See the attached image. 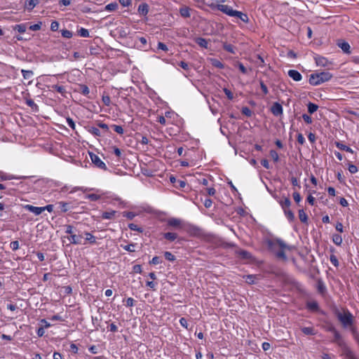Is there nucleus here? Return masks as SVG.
Instances as JSON below:
<instances>
[{
    "label": "nucleus",
    "instance_id": "nucleus-22",
    "mask_svg": "<svg viewBox=\"0 0 359 359\" xmlns=\"http://www.w3.org/2000/svg\"><path fill=\"white\" fill-rule=\"evenodd\" d=\"M78 89L76 90L77 92L81 93L82 95L85 96H88L90 93V90L88 87L85 84H79L78 85Z\"/></svg>",
    "mask_w": 359,
    "mask_h": 359
},
{
    "label": "nucleus",
    "instance_id": "nucleus-2",
    "mask_svg": "<svg viewBox=\"0 0 359 359\" xmlns=\"http://www.w3.org/2000/svg\"><path fill=\"white\" fill-rule=\"evenodd\" d=\"M335 315L338 320L341 323L344 328H348L354 323L355 318L351 311L347 309H343V311H337Z\"/></svg>",
    "mask_w": 359,
    "mask_h": 359
},
{
    "label": "nucleus",
    "instance_id": "nucleus-23",
    "mask_svg": "<svg viewBox=\"0 0 359 359\" xmlns=\"http://www.w3.org/2000/svg\"><path fill=\"white\" fill-rule=\"evenodd\" d=\"M306 307L311 311H317L319 309L318 304L316 301L308 302L306 304Z\"/></svg>",
    "mask_w": 359,
    "mask_h": 359
},
{
    "label": "nucleus",
    "instance_id": "nucleus-31",
    "mask_svg": "<svg viewBox=\"0 0 359 359\" xmlns=\"http://www.w3.org/2000/svg\"><path fill=\"white\" fill-rule=\"evenodd\" d=\"M280 205L284 210H286V208H290L291 201L288 198H285L283 200L280 201Z\"/></svg>",
    "mask_w": 359,
    "mask_h": 359
},
{
    "label": "nucleus",
    "instance_id": "nucleus-26",
    "mask_svg": "<svg viewBox=\"0 0 359 359\" xmlns=\"http://www.w3.org/2000/svg\"><path fill=\"white\" fill-rule=\"evenodd\" d=\"M284 214L286 218L289 220V222H292L294 220V215L293 212L290 208H286V210H283Z\"/></svg>",
    "mask_w": 359,
    "mask_h": 359
},
{
    "label": "nucleus",
    "instance_id": "nucleus-21",
    "mask_svg": "<svg viewBox=\"0 0 359 359\" xmlns=\"http://www.w3.org/2000/svg\"><path fill=\"white\" fill-rule=\"evenodd\" d=\"M163 236L165 239L168 241L172 242L175 241L178 238L177 233L175 232H166L163 234Z\"/></svg>",
    "mask_w": 359,
    "mask_h": 359
},
{
    "label": "nucleus",
    "instance_id": "nucleus-15",
    "mask_svg": "<svg viewBox=\"0 0 359 359\" xmlns=\"http://www.w3.org/2000/svg\"><path fill=\"white\" fill-rule=\"evenodd\" d=\"M187 231L190 235L194 236H201L202 235L201 229L194 225H189Z\"/></svg>",
    "mask_w": 359,
    "mask_h": 359
},
{
    "label": "nucleus",
    "instance_id": "nucleus-27",
    "mask_svg": "<svg viewBox=\"0 0 359 359\" xmlns=\"http://www.w3.org/2000/svg\"><path fill=\"white\" fill-rule=\"evenodd\" d=\"M180 13L183 18H189L191 16L190 8L187 6L182 7L180 9Z\"/></svg>",
    "mask_w": 359,
    "mask_h": 359
},
{
    "label": "nucleus",
    "instance_id": "nucleus-50",
    "mask_svg": "<svg viewBox=\"0 0 359 359\" xmlns=\"http://www.w3.org/2000/svg\"><path fill=\"white\" fill-rule=\"evenodd\" d=\"M61 34H62V37L66 38V39H70L73 36L72 32L67 29H62Z\"/></svg>",
    "mask_w": 359,
    "mask_h": 359
},
{
    "label": "nucleus",
    "instance_id": "nucleus-20",
    "mask_svg": "<svg viewBox=\"0 0 359 359\" xmlns=\"http://www.w3.org/2000/svg\"><path fill=\"white\" fill-rule=\"evenodd\" d=\"M137 11L140 15H147L149 13V5L147 3L140 4L138 6Z\"/></svg>",
    "mask_w": 359,
    "mask_h": 359
},
{
    "label": "nucleus",
    "instance_id": "nucleus-56",
    "mask_svg": "<svg viewBox=\"0 0 359 359\" xmlns=\"http://www.w3.org/2000/svg\"><path fill=\"white\" fill-rule=\"evenodd\" d=\"M135 300L132 297H128L126 299L125 306L127 307H133L135 304Z\"/></svg>",
    "mask_w": 359,
    "mask_h": 359
},
{
    "label": "nucleus",
    "instance_id": "nucleus-36",
    "mask_svg": "<svg viewBox=\"0 0 359 359\" xmlns=\"http://www.w3.org/2000/svg\"><path fill=\"white\" fill-rule=\"evenodd\" d=\"M116 212L115 210H111L110 212H104L102 215V219H111L114 217Z\"/></svg>",
    "mask_w": 359,
    "mask_h": 359
},
{
    "label": "nucleus",
    "instance_id": "nucleus-51",
    "mask_svg": "<svg viewBox=\"0 0 359 359\" xmlns=\"http://www.w3.org/2000/svg\"><path fill=\"white\" fill-rule=\"evenodd\" d=\"M164 257L167 260L170 261V262H173L176 259L175 256L173 254H172L170 252H168V251H166L164 252Z\"/></svg>",
    "mask_w": 359,
    "mask_h": 359
},
{
    "label": "nucleus",
    "instance_id": "nucleus-6",
    "mask_svg": "<svg viewBox=\"0 0 359 359\" xmlns=\"http://www.w3.org/2000/svg\"><path fill=\"white\" fill-rule=\"evenodd\" d=\"M56 205L61 212H67L69 210L74 208V205L72 202L60 201L56 203Z\"/></svg>",
    "mask_w": 359,
    "mask_h": 359
},
{
    "label": "nucleus",
    "instance_id": "nucleus-11",
    "mask_svg": "<svg viewBox=\"0 0 359 359\" xmlns=\"http://www.w3.org/2000/svg\"><path fill=\"white\" fill-rule=\"evenodd\" d=\"M271 111L274 116H278L283 114V109L280 103L274 102L271 106Z\"/></svg>",
    "mask_w": 359,
    "mask_h": 359
},
{
    "label": "nucleus",
    "instance_id": "nucleus-14",
    "mask_svg": "<svg viewBox=\"0 0 359 359\" xmlns=\"http://www.w3.org/2000/svg\"><path fill=\"white\" fill-rule=\"evenodd\" d=\"M337 46L346 54L351 53V46L349 43L344 40H339L337 41Z\"/></svg>",
    "mask_w": 359,
    "mask_h": 359
},
{
    "label": "nucleus",
    "instance_id": "nucleus-44",
    "mask_svg": "<svg viewBox=\"0 0 359 359\" xmlns=\"http://www.w3.org/2000/svg\"><path fill=\"white\" fill-rule=\"evenodd\" d=\"M41 25H42V22H39L38 23L36 24H34V25H28V29L32 30V31H39L41 29Z\"/></svg>",
    "mask_w": 359,
    "mask_h": 359
},
{
    "label": "nucleus",
    "instance_id": "nucleus-4",
    "mask_svg": "<svg viewBox=\"0 0 359 359\" xmlns=\"http://www.w3.org/2000/svg\"><path fill=\"white\" fill-rule=\"evenodd\" d=\"M183 228V221L181 219L176 217H170L167 219L166 229H176L180 230Z\"/></svg>",
    "mask_w": 359,
    "mask_h": 359
},
{
    "label": "nucleus",
    "instance_id": "nucleus-1",
    "mask_svg": "<svg viewBox=\"0 0 359 359\" xmlns=\"http://www.w3.org/2000/svg\"><path fill=\"white\" fill-rule=\"evenodd\" d=\"M268 246L270 250L275 253L276 256L278 259H281L283 260L287 259L285 250H291L292 249L291 246L287 245L283 240L280 238L269 240L268 241Z\"/></svg>",
    "mask_w": 359,
    "mask_h": 359
},
{
    "label": "nucleus",
    "instance_id": "nucleus-54",
    "mask_svg": "<svg viewBox=\"0 0 359 359\" xmlns=\"http://www.w3.org/2000/svg\"><path fill=\"white\" fill-rule=\"evenodd\" d=\"M270 156L274 162H278L279 161V156L275 150L272 149L270 151Z\"/></svg>",
    "mask_w": 359,
    "mask_h": 359
},
{
    "label": "nucleus",
    "instance_id": "nucleus-24",
    "mask_svg": "<svg viewBox=\"0 0 359 359\" xmlns=\"http://www.w3.org/2000/svg\"><path fill=\"white\" fill-rule=\"evenodd\" d=\"M52 90H55L57 93H60L62 95L65 96L67 91L64 86H58V85H53L51 86Z\"/></svg>",
    "mask_w": 359,
    "mask_h": 359
},
{
    "label": "nucleus",
    "instance_id": "nucleus-34",
    "mask_svg": "<svg viewBox=\"0 0 359 359\" xmlns=\"http://www.w3.org/2000/svg\"><path fill=\"white\" fill-rule=\"evenodd\" d=\"M26 104L27 106L32 108V109L34 111H39L38 105L34 102V101L32 99H29L26 100Z\"/></svg>",
    "mask_w": 359,
    "mask_h": 359
},
{
    "label": "nucleus",
    "instance_id": "nucleus-28",
    "mask_svg": "<svg viewBox=\"0 0 359 359\" xmlns=\"http://www.w3.org/2000/svg\"><path fill=\"white\" fill-rule=\"evenodd\" d=\"M237 253L242 259H250L252 258V255L246 250H241Z\"/></svg>",
    "mask_w": 359,
    "mask_h": 359
},
{
    "label": "nucleus",
    "instance_id": "nucleus-5",
    "mask_svg": "<svg viewBox=\"0 0 359 359\" xmlns=\"http://www.w3.org/2000/svg\"><path fill=\"white\" fill-rule=\"evenodd\" d=\"M90 159L92 162L99 168L106 170L107 167L106 164L101 160V158L96 154L90 153Z\"/></svg>",
    "mask_w": 359,
    "mask_h": 359
},
{
    "label": "nucleus",
    "instance_id": "nucleus-38",
    "mask_svg": "<svg viewBox=\"0 0 359 359\" xmlns=\"http://www.w3.org/2000/svg\"><path fill=\"white\" fill-rule=\"evenodd\" d=\"M118 6V5L116 2H112V3L107 4L105 6L104 9L107 11L111 12V11H114L115 10H116Z\"/></svg>",
    "mask_w": 359,
    "mask_h": 359
},
{
    "label": "nucleus",
    "instance_id": "nucleus-32",
    "mask_svg": "<svg viewBox=\"0 0 359 359\" xmlns=\"http://www.w3.org/2000/svg\"><path fill=\"white\" fill-rule=\"evenodd\" d=\"M135 245H136V243H130V244H128V245H123V244H121V247L123 250H126L128 252H133L135 251Z\"/></svg>",
    "mask_w": 359,
    "mask_h": 359
},
{
    "label": "nucleus",
    "instance_id": "nucleus-8",
    "mask_svg": "<svg viewBox=\"0 0 359 359\" xmlns=\"http://www.w3.org/2000/svg\"><path fill=\"white\" fill-rule=\"evenodd\" d=\"M333 334V339L332 340V343L336 344L339 347L341 348L344 345L346 344L345 341L344 340L340 332L337 330Z\"/></svg>",
    "mask_w": 359,
    "mask_h": 359
},
{
    "label": "nucleus",
    "instance_id": "nucleus-40",
    "mask_svg": "<svg viewBox=\"0 0 359 359\" xmlns=\"http://www.w3.org/2000/svg\"><path fill=\"white\" fill-rule=\"evenodd\" d=\"M342 237L339 234H334L332 236V241L337 245H340L342 243Z\"/></svg>",
    "mask_w": 359,
    "mask_h": 359
},
{
    "label": "nucleus",
    "instance_id": "nucleus-18",
    "mask_svg": "<svg viewBox=\"0 0 359 359\" xmlns=\"http://www.w3.org/2000/svg\"><path fill=\"white\" fill-rule=\"evenodd\" d=\"M287 74L295 81H299L302 79V74L297 70L290 69L287 72Z\"/></svg>",
    "mask_w": 359,
    "mask_h": 359
},
{
    "label": "nucleus",
    "instance_id": "nucleus-3",
    "mask_svg": "<svg viewBox=\"0 0 359 359\" xmlns=\"http://www.w3.org/2000/svg\"><path fill=\"white\" fill-rule=\"evenodd\" d=\"M332 74L329 72H320L311 74L309 77V83L313 86H318L330 81Z\"/></svg>",
    "mask_w": 359,
    "mask_h": 359
},
{
    "label": "nucleus",
    "instance_id": "nucleus-47",
    "mask_svg": "<svg viewBox=\"0 0 359 359\" xmlns=\"http://www.w3.org/2000/svg\"><path fill=\"white\" fill-rule=\"evenodd\" d=\"M196 43L201 46V47H203V48H207L208 47V41H206V39H203V38H198L196 39Z\"/></svg>",
    "mask_w": 359,
    "mask_h": 359
},
{
    "label": "nucleus",
    "instance_id": "nucleus-9",
    "mask_svg": "<svg viewBox=\"0 0 359 359\" xmlns=\"http://www.w3.org/2000/svg\"><path fill=\"white\" fill-rule=\"evenodd\" d=\"M342 355H344L347 359H358L354 352L347 345H344L341 348Z\"/></svg>",
    "mask_w": 359,
    "mask_h": 359
},
{
    "label": "nucleus",
    "instance_id": "nucleus-39",
    "mask_svg": "<svg viewBox=\"0 0 359 359\" xmlns=\"http://www.w3.org/2000/svg\"><path fill=\"white\" fill-rule=\"evenodd\" d=\"M88 132L96 137H100L102 135L100 129L96 127H90L88 128Z\"/></svg>",
    "mask_w": 359,
    "mask_h": 359
},
{
    "label": "nucleus",
    "instance_id": "nucleus-58",
    "mask_svg": "<svg viewBox=\"0 0 359 359\" xmlns=\"http://www.w3.org/2000/svg\"><path fill=\"white\" fill-rule=\"evenodd\" d=\"M102 100L104 105L109 106L111 104V98L109 95H103L102 97Z\"/></svg>",
    "mask_w": 359,
    "mask_h": 359
},
{
    "label": "nucleus",
    "instance_id": "nucleus-35",
    "mask_svg": "<svg viewBox=\"0 0 359 359\" xmlns=\"http://www.w3.org/2000/svg\"><path fill=\"white\" fill-rule=\"evenodd\" d=\"M21 73L23 78L26 80L31 79L34 75V72L32 70L22 69Z\"/></svg>",
    "mask_w": 359,
    "mask_h": 359
},
{
    "label": "nucleus",
    "instance_id": "nucleus-62",
    "mask_svg": "<svg viewBox=\"0 0 359 359\" xmlns=\"http://www.w3.org/2000/svg\"><path fill=\"white\" fill-rule=\"evenodd\" d=\"M223 91L229 100H232L233 99V95L230 90L224 88Z\"/></svg>",
    "mask_w": 359,
    "mask_h": 359
},
{
    "label": "nucleus",
    "instance_id": "nucleus-64",
    "mask_svg": "<svg viewBox=\"0 0 359 359\" xmlns=\"http://www.w3.org/2000/svg\"><path fill=\"white\" fill-rule=\"evenodd\" d=\"M11 248L15 251L19 249V242L18 241H12L10 243Z\"/></svg>",
    "mask_w": 359,
    "mask_h": 359
},
{
    "label": "nucleus",
    "instance_id": "nucleus-33",
    "mask_svg": "<svg viewBox=\"0 0 359 359\" xmlns=\"http://www.w3.org/2000/svg\"><path fill=\"white\" fill-rule=\"evenodd\" d=\"M298 215H299V218L302 222L307 223L308 216L303 209L299 210Z\"/></svg>",
    "mask_w": 359,
    "mask_h": 359
},
{
    "label": "nucleus",
    "instance_id": "nucleus-30",
    "mask_svg": "<svg viewBox=\"0 0 359 359\" xmlns=\"http://www.w3.org/2000/svg\"><path fill=\"white\" fill-rule=\"evenodd\" d=\"M84 235L86 241L90 244H95L96 243V238L92 233L89 232H85Z\"/></svg>",
    "mask_w": 359,
    "mask_h": 359
},
{
    "label": "nucleus",
    "instance_id": "nucleus-41",
    "mask_svg": "<svg viewBox=\"0 0 359 359\" xmlns=\"http://www.w3.org/2000/svg\"><path fill=\"white\" fill-rule=\"evenodd\" d=\"M317 288L318 292L321 294H323L326 292V286L322 280L318 281Z\"/></svg>",
    "mask_w": 359,
    "mask_h": 359
},
{
    "label": "nucleus",
    "instance_id": "nucleus-45",
    "mask_svg": "<svg viewBox=\"0 0 359 359\" xmlns=\"http://www.w3.org/2000/svg\"><path fill=\"white\" fill-rule=\"evenodd\" d=\"M128 228L131 231H138L140 233L143 232V229L142 227L138 226L137 224L130 223L128 224Z\"/></svg>",
    "mask_w": 359,
    "mask_h": 359
},
{
    "label": "nucleus",
    "instance_id": "nucleus-59",
    "mask_svg": "<svg viewBox=\"0 0 359 359\" xmlns=\"http://www.w3.org/2000/svg\"><path fill=\"white\" fill-rule=\"evenodd\" d=\"M65 233L69 234V236L74 234V227L72 225H66Z\"/></svg>",
    "mask_w": 359,
    "mask_h": 359
},
{
    "label": "nucleus",
    "instance_id": "nucleus-37",
    "mask_svg": "<svg viewBox=\"0 0 359 359\" xmlns=\"http://www.w3.org/2000/svg\"><path fill=\"white\" fill-rule=\"evenodd\" d=\"M307 107H308V112L310 114H313L318 109V106L317 104H314V103H312V102H309V104L307 105Z\"/></svg>",
    "mask_w": 359,
    "mask_h": 359
},
{
    "label": "nucleus",
    "instance_id": "nucleus-25",
    "mask_svg": "<svg viewBox=\"0 0 359 359\" xmlns=\"http://www.w3.org/2000/svg\"><path fill=\"white\" fill-rule=\"evenodd\" d=\"M301 330L306 335H315L316 334L313 327H304L301 328Z\"/></svg>",
    "mask_w": 359,
    "mask_h": 359
},
{
    "label": "nucleus",
    "instance_id": "nucleus-63",
    "mask_svg": "<svg viewBox=\"0 0 359 359\" xmlns=\"http://www.w3.org/2000/svg\"><path fill=\"white\" fill-rule=\"evenodd\" d=\"M123 215L129 219H133L135 217V214L133 212H123Z\"/></svg>",
    "mask_w": 359,
    "mask_h": 359
},
{
    "label": "nucleus",
    "instance_id": "nucleus-29",
    "mask_svg": "<svg viewBox=\"0 0 359 359\" xmlns=\"http://www.w3.org/2000/svg\"><path fill=\"white\" fill-rule=\"evenodd\" d=\"M336 146L338 149H339L341 150L346 151L351 153V154L353 153V150L351 147H349L341 142H336Z\"/></svg>",
    "mask_w": 359,
    "mask_h": 359
},
{
    "label": "nucleus",
    "instance_id": "nucleus-55",
    "mask_svg": "<svg viewBox=\"0 0 359 359\" xmlns=\"http://www.w3.org/2000/svg\"><path fill=\"white\" fill-rule=\"evenodd\" d=\"M325 331L331 332L332 334L334 333L337 330L336 329V327L331 323L326 325L325 327Z\"/></svg>",
    "mask_w": 359,
    "mask_h": 359
},
{
    "label": "nucleus",
    "instance_id": "nucleus-53",
    "mask_svg": "<svg viewBox=\"0 0 359 359\" xmlns=\"http://www.w3.org/2000/svg\"><path fill=\"white\" fill-rule=\"evenodd\" d=\"M111 127L114 128V131L116 133H117L119 135H123V128H122V126H118V125H112Z\"/></svg>",
    "mask_w": 359,
    "mask_h": 359
},
{
    "label": "nucleus",
    "instance_id": "nucleus-16",
    "mask_svg": "<svg viewBox=\"0 0 359 359\" xmlns=\"http://www.w3.org/2000/svg\"><path fill=\"white\" fill-rule=\"evenodd\" d=\"M67 238L69 241L70 243L74 245H79L81 244L83 236L82 235L74 233L73 235L68 236Z\"/></svg>",
    "mask_w": 359,
    "mask_h": 359
},
{
    "label": "nucleus",
    "instance_id": "nucleus-19",
    "mask_svg": "<svg viewBox=\"0 0 359 359\" xmlns=\"http://www.w3.org/2000/svg\"><path fill=\"white\" fill-rule=\"evenodd\" d=\"M232 17H236L245 23H248L249 22L248 15L241 11L235 10Z\"/></svg>",
    "mask_w": 359,
    "mask_h": 359
},
{
    "label": "nucleus",
    "instance_id": "nucleus-46",
    "mask_svg": "<svg viewBox=\"0 0 359 359\" xmlns=\"http://www.w3.org/2000/svg\"><path fill=\"white\" fill-rule=\"evenodd\" d=\"M226 0H211V2L208 6L213 10L216 8V5H219L222 3L225 2Z\"/></svg>",
    "mask_w": 359,
    "mask_h": 359
},
{
    "label": "nucleus",
    "instance_id": "nucleus-48",
    "mask_svg": "<svg viewBox=\"0 0 359 359\" xmlns=\"http://www.w3.org/2000/svg\"><path fill=\"white\" fill-rule=\"evenodd\" d=\"M78 34L81 37H89V32L87 29L81 27L79 31Z\"/></svg>",
    "mask_w": 359,
    "mask_h": 359
},
{
    "label": "nucleus",
    "instance_id": "nucleus-10",
    "mask_svg": "<svg viewBox=\"0 0 359 359\" xmlns=\"http://www.w3.org/2000/svg\"><path fill=\"white\" fill-rule=\"evenodd\" d=\"M314 60L317 66L320 67H327L332 64L326 57L320 55H316L314 57Z\"/></svg>",
    "mask_w": 359,
    "mask_h": 359
},
{
    "label": "nucleus",
    "instance_id": "nucleus-12",
    "mask_svg": "<svg viewBox=\"0 0 359 359\" xmlns=\"http://www.w3.org/2000/svg\"><path fill=\"white\" fill-rule=\"evenodd\" d=\"M39 3V0H26L24 4V8L28 12H31Z\"/></svg>",
    "mask_w": 359,
    "mask_h": 359
},
{
    "label": "nucleus",
    "instance_id": "nucleus-61",
    "mask_svg": "<svg viewBox=\"0 0 359 359\" xmlns=\"http://www.w3.org/2000/svg\"><path fill=\"white\" fill-rule=\"evenodd\" d=\"M348 169L351 174H355L358 172V168L352 163H348Z\"/></svg>",
    "mask_w": 359,
    "mask_h": 359
},
{
    "label": "nucleus",
    "instance_id": "nucleus-42",
    "mask_svg": "<svg viewBox=\"0 0 359 359\" xmlns=\"http://www.w3.org/2000/svg\"><path fill=\"white\" fill-rule=\"evenodd\" d=\"M223 48L226 51H227L229 53H233V54L235 53V47L233 45L230 44V43H224L223 44Z\"/></svg>",
    "mask_w": 359,
    "mask_h": 359
},
{
    "label": "nucleus",
    "instance_id": "nucleus-52",
    "mask_svg": "<svg viewBox=\"0 0 359 359\" xmlns=\"http://www.w3.org/2000/svg\"><path fill=\"white\" fill-rule=\"evenodd\" d=\"M330 262L336 267L339 266V261L337 257L334 255H331L330 257Z\"/></svg>",
    "mask_w": 359,
    "mask_h": 359
},
{
    "label": "nucleus",
    "instance_id": "nucleus-43",
    "mask_svg": "<svg viewBox=\"0 0 359 359\" xmlns=\"http://www.w3.org/2000/svg\"><path fill=\"white\" fill-rule=\"evenodd\" d=\"M211 64L215 67H217V68H219V69H223L224 67V64L222 62H220L219 60H217V59H215V58L212 59L211 60Z\"/></svg>",
    "mask_w": 359,
    "mask_h": 359
},
{
    "label": "nucleus",
    "instance_id": "nucleus-17",
    "mask_svg": "<svg viewBox=\"0 0 359 359\" xmlns=\"http://www.w3.org/2000/svg\"><path fill=\"white\" fill-rule=\"evenodd\" d=\"M29 22H25L21 24L15 25L13 26V30L23 34L28 29Z\"/></svg>",
    "mask_w": 359,
    "mask_h": 359
},
{
    "label": "nucleus",
    "instance_id": "nucleus-60",
    "mask_svg": "<svg viewBox=\"0 0 359 359\" xmlns=\"http://www.w3.org/2000/svg\"><path fill=\"white\" fill-rule=\"evenodd\" d=\"M59 22L57 21H53L50 24V29L53 32H56L59 28Z\"/></svg>",
    "mask_w": 359,
    "mask_h": 359
},
{
    "label": "nucleus",
    "instance_id": "nucleus-13",
    "mask_svg": "<svg viewBox=\"0 0 359 359\" xmlns=\"http://www.w3.org/2000/svg\"><path fill=\"white\" fill-rule=\"evenodd\" d=\"M24 208L26 210H28L30 212L34 213L35 215H39L43 212V209H42V207H36L29 204L25 205L24 206Z\"/></svg>",
    "mask_w": 359,
    "mask_h": 359
},
{
    "label": "nucleus",
    "instance_id": "nucleus-57",
    "mask_svg": "<svg viewBox=\"0 0 359 359\" xmlns=\"http://www.w3.org/2000/svg\"><path fill=\"white\" fill-rule=\"evenodd\" d=\"M86 198L90 200L91 201H96L100 198V196H98L95 194H88L86 196Z\"/></svg>",
    "mask_w": 359,
    "mask_h": 359
},
{
    "label": "nucleus",
    "instance_id": "nucleus-49",
    "mask_svg": "<svg viewBox=\"0 0 359 359\" xmlns=\"http://www.w3.org/2000/svg\"><path fill=\"white\" fill-rule=\"evenodd\" d=\"M241 112L243 115L248 117H250L252 114V110L248 107H243L241 109Z\"/></svg>",
    "mask_w": 359,
    "mask_h": 359
},
{
    "label": "nucleus",
    "instance_id": "nucleus-7",
    "mask_svg": "<svg viewBox=\"0 0 359 359\" xmlns=\"http://www.w3.org/2000/svg\"><path fill=\"white\" fill-rule=\"evenodd\" d=\"M215 9H217V10H218L231 17L233 16V14L235 11V10H233L231 6H230L229 5L222 4H220L219 5H216Z\"/></svg>",
    "mask_w": 359,
    "mask_h": 359
}]
</instances>
